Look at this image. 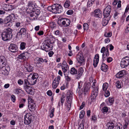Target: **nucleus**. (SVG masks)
Wrapping results in <instances>:
<instances>
[{
    "label": "nucleus",
    "instance_id": "a211bd4d",
    "mask_svg": "<svg viewBox=\"0 0 129 129\" xmlns=\"http://www.w3.org/2000/svg\"><path fill=\"white\" fill-rule=\"evenodd\" d=\"M99 58V55L98 54H96L94 57L93 61V66L95 68L96 67L98 63Z\"/></svg>",
    "mask_w": 129,
    "mask_h": 129
},
{
    "label": "nucleus",
    "instance_id": "37998d69",
    "mask_svg": "<svg viewBox=\"0 0 129 129\" xmlns=\"http://www.w3.org/2000/svg\"><path fill=\"white\" fill-rule=\"evenodd\" d=\"M108 107L106 106L102 108V112L105 113H106L108 112Z\"/></svg>",
    "mask_w": 129,
    "mask_h": 129
},
{
    "label": "nucleus",
    "instance_id": "473e14b6",
    "mask_svg": "<svg viewBox=\"0 0 129 129\" xmlns=\"http://www.w3.org/2000/svg\"><path fill=\"white\" fill-rule=\"evenodd\" d=\"M49 7H51V8H53L54 7H55V8H61L62 7L61 5L57 4H54L52 6L48 7V8Z\"/></svg>",
    "mask_w": 129,
    "mask_h": 129
},
{
    "label": "nucleus",
    "instance_id": "4be33fe9",
    "mask_svg": "<svg viewBox=\"0 0 129 129\" xmlns=\"http://www.w3.org/2000/svg\"><path fill=\"white\" fill-rule=\"evenodd\" d=\"M4 23H6L9 22L13 21V17L11 15L6 17L4 19Z\"/></svg>",
    "mask_w": 129,
    "mask_h": 129
},
{
    "label": "nucleus",
    "instance_id": "a18cd8bd",
    "mask_svg": "<svg viewBox=\"0 0 129 129\" xmlns=\"http://www.w3.org/2000/svg\"><path fill=\"white\" fill-rule=\"evenodd\" d=\"M60 77L58 75L57 77L55 78V79L53 81H55V82L57 83H59L60 80Z\"/></svg>",
    "mask_w": 129,
    "mask_h": 129
},
{
    "label": "nucleus",
    "instance_id": "2f4dec72",
    "mask_svg": "<svg viewBox=\"0 0 129 129\" xmlns=\"http://www.w3.org/2000/svg\"><path fill=\"white\" fill-rule=\"evenodd\" d=\"M52 12V13H59V10L60 9H46Z\"/></svg>",
    "mask_w": 129,
    "mask_h": 129
},
{
    "label": "nucleus",
    "instance_id": "338daca9",
    "mask_svg": "<svg viewBox=\"0 0 129 129\" xmlns=\"http://www.w3.org/2000/svg\"><path fill=\"white\" fill-rule=\"evenodd\" d=\"M97 119L96 116L95 115L93 116L91 118V120L94 121H96Z\"/></svg>",
    "mask_w": 129,
    "mask_h": 129
},
{
    "label": "nucleus",
    "instance_id": "8fccbe9b",
    "mask_svg": "<svg viewBox=\"0 0 129 129\" xmlns=\"http://www.w3.org/2000/svg\"><path fill=\"white\" fill-rule=\"evenodd\" d=\"M114 101V99L113 98L109 97L108 98V101L111 104H112L113 103Z\"/></svg>",
    "mask_w": 129,
    "mask_h": 129
},
{
    "label": "nucleus",
    "instance_id": "c03bdc74",
    "mask_svg": "<svg viewBox=\"0 0 129 129\" xmlns=\"http://www.w3.org/2000/svg\"><path fill=\"white\" fill-rule=\"evenodd\" d=\"M89 25L86 23H84L83 25V28L84 30H87L89 28Z\"/></svg>",
    "mask_w": 129,
    "mask_h": 129
},
{
    "label": "nucleus",
    "instance_id": "bb28decb",
    "mask_svg": "<svg viewBox=\"0 0 129 129\" xmlns=\"http://www.w3.org/2000/svg\"><path fill=\"white\" fill-rule=\"evenodd\" d=\"M101 69L102 71L106 72L108 69V66L105 63H102Z\"/></svg>",
    "mask_w": 129,
    "mask_h": 129
},
{
    "label": "nucleus",
    "instance_id": "aec40b11",
    "mask_svg": "<svg viewBox=\"0 0 129 129\" xmlns=\"http://www.w3.org/2000/svg\"><path fill=\"white\" fill-rule=\"evenodd\" d=\"M26 30L24 28H22L17 33V35H19L20 36H21L22 35H25L26 34Z\"/></svg>",
    "mask_w": 129,
    "mask_h": 129
},
{
    "label": "nucleus",
    "instance_id": "20e7f679",
    "mask_svg": "<svg viewBox=\"0 0 129 129\" xmlns=\"http://www.w3.org/2000/svg\"><path fill=\"white\" fill-rule=\"evenodd\" d=\"M96 83V82L94 81L92 86V90L91 95V99H95L97 96L98 93V86L97 85H95Z\"/></svg>",
    "mask_w": 129,
    "mask_h": 129
},
{
    "label": "nucleus",
    "instance_id": "1a4fd4ad",
    "mask_svg": "<svg viewBox=\"0 0 129 129\" xmlns=\"http://www.w3.org/2000/svg\"><path fill=\"white\" fill-rule=\"evenodd\" d=\"M120 66L122 68H125L129 65V57L125 56L123 57L120 62Z\"/></svg>",
    "mask_w": 129,
    "mask_h": 129
},
{
    "label": "nucleus",
    "instance_id": "864d4df0",
    "mask_svg": "<svg viewBox=\"0 0 129 129\" xmlns=\"http://www.w3.org/2000/svg\"><path fill=\"white\" fill-rule=\"evenodd\" d=\"M54 108H53L52 109L50 113V116L51 118H52L54 116L53 113L54 112Z\"/></svg>",
    "mask_w": 129,
    "mask_h": 129
},
{
    "label": "nucleus",
    "instance_id": "6e6552de",
    "mask_svg": "<svg viewBox=\"0 0 129 129\" xmlns=\"http://www.w3.org/2000/svg\"><path fill=\"white\" fill-rule=\"evenodd\" d=\"M66 103L65 104L66 108L68 110H69L71 107V104L72 102V95L71 93L68 92L67 95Z\"/></svg>",
    "mask_w": 129,
    "mask_h": 129
},
{
    "label": "nucleus",
    "instance_id": "4d7b16f0",
    "mask_svg": "<svg viewBox=\"0 0 129 129\" xmlns=\"http://www.w3.org/2000/svg\"><path fill=\"white\" fill-rule=\"evenodd\" d=\"M3 122L6 123H7L9 122V121L8 120V119L6 117H4V116H3Z\"/></svg>",
    "mask_w": 129,
    "mask_h": 129
},
{
    "label": "nucleus",
    "instance_id": "69168bd1",
    "mask_svg": "<svg viewBox=\"0 0 129 129\" xmlns=\"http://www.w3.org/2000/svg\"><path fill=\"white\" fill-rule=\"evenodd\" d=\"M47 94L48 95L50 96L52 95V93L51 90H49L47 92Z\"/></svg>",
    "mask_w": 129,
    "mask_h": 129
},
{
    "label": "nucleus",
    "instance_id": "774afa93",
    "mask_svg": "<svg viewBox=\"0 0 129 129\" xmlns=\"http://www.w3.org/2000/svg\"><path fill=\"white\" fill-rule=\"evenodd\" d=\"M18 83L19 85H22L23 84V81L21 79H19L18 80Z\"/></svg>",
    "mask_w": 129,
    "mask_h": 129
},
{
    "label": "nucleus",
    "instance_id": "2eb2a0df",
    "mask_svg": "<svg viewBox=\"0 0 129 129\" xmlns=\"http://www.w3.org/2000/svg\"><path fill=\"white\" fill-rule=\"evenodd\" d=\"M6 60L4 56H0V69L4 68L6 64Z\"/></svg>",
    "mask_w": 129,
    "mask_h": 129
},
{
    "label": "nucleus",
    "instance_id": "9d476101",
    "mask_svg": "<svg viewBox=\"0 0 129 129\" xmlns=\"http://www.w3.org/2000/svg\"><path fill=\"white\" fill-rule=\"evenodd\" d=\"M24 123L28 125L30 124L32 121L31 115L30 113H27L24 116Z\"/></svg>",
    "mask_w": 129,
    "mask_h": 129
},
{
    "label": "nucleus",
    "instance_id": "39448f33",
    "mask_svg": "<svg viewBox=\"0 0 129 129\" xmlns=\"http://www.w3.org/2000/svg\"><path fill=\"white\" fill-rule=\"evenodd\" d=\"M52 46L50 44L49 41H47L46 40L43 42L41 46V49L48 52L52 49Z\"/></svg>",
    "mask_w": 129,
    "mask_h": 129
},
{
    "label": "nucleus",
    "instance_id": "58836bf2",
    "mask_svg": "<svg viewBox=\"0 0 129 129\" xmlns=\"http://www.w3.org/2000/svg\"><path fill=\"white\" fill-rule=\"evenodd\" d=\"M77 70L74 68L73 67L71 69L70 72L72 74H77Z\"/></svg>",
    "mask_w": 129,
    "mask_h": 129
},
{
    "label": "nucleus",
    "instance_id": "a19ab883",
    "mask_svg": "<svg viewBox=\"0 0 129 129\" xmlns=\"http://www.w3.org/2000/svg\"><path fill=\"white\" fill-rule=\"evenodd\" d=\"M59 84V83L55 82V81H53L52 84V87L55 89L56 88Z\"/></svg>",
    "mask_w": 129,
    "mask_h": 129
},
{
    "label": "nucleus",
    "instance_id": "c85d7f7f",
    "mask_svg": "<svg viewBox=\"0 0 129 129\" xmlns=\"http://www.w3.org/2000/svg\"><path fill=\"white\" fill-rule=\"evenodd\" d=\"M78 62L81 64L84 62V59L83 56L78 55L77 58Z\"/></svg>",
    "mask_w": 129,
    "mask_h": 129
},
{
    "label": "nucleus",
    "instance_id": "de8ad7c7",
    "mask_svg": "<svg viewBox=\"0 0 129 129\" xmlns=\"http://www.w3.org/2000/svg\"><path fill=\"white\" fill-rule=\"evenodd\" d=\"M85 114V112L83 110L81 111L80 112L79 115V117L81 118L82 119L83 118Z\"/></svg>",
    "mask_w": 129,
    "mask_h": 129
},
{
    "label": "nucleus",
    "instance_id": "7c9ffc66",
    "mask_svg": "<svg viewBox=\"0 0 129 129\" xmlns=\"http://www.w3.org/2000/svg\"><path fill=\"white\" fill-rule=\"evenodd\" d=\"M124 120L125 123L123 125V128L125 129L127 127V125L128 124L129 120L128 119V117H126L124 118Z\"/></svg>",
    "mask_w": 129,
    "mask_h": 129
},
{
    "label": "nucleus",
    "instance_id": "4468645a",
    "mask_svg": "<svg viewBox=\"0 0 129 129\" xmlns=\"http://www.w3.org/2000/svg\"><path fill=\"white\" fill-rule=\"evenodd\" d=\"M126 71L125 70H123L119 72L116 75V78L119 79L124 77V75L126 74Z\"/></svg>",
    "mask_w": 129,
    "mask_h": 129
},
{
    "label": "nucleus",
    "instance_id": "412c9836",
    "mask_svg": "<svg viewBox=\"0 0 129 129\" xmlns=\"http://www.w3.org/2000/svg\"><path fill=\"white\" fill-rule=\"evenodd\" d=\"M30 77L37 81L39 76L37 73H32L30 74L28 76V78H29Z\"/></svg>",
    "mask_w": 129,
    "mask_h": 129
},
{
    "label": "nucleus",
    "instance_id": "f3484780",
    "mask_svg": "<svg viewBox=\"0 0 129 129\" xmlns=\"http://www.w3.org/2000/svg\"><path fill=\"white\" fill-rule=\"evenodd\" d=\"M69 67L68 65L65 61H64L61 65V68L62 70L64 73H65L68 71Z\"/></svg>",
    "mask_w": 129,
    "mask_h": 129
},
{
    "label": "nucleus",
    "instance_id": "5701e85b",
    "mask_svg": "<svg viewBox=\"0 0 129 129\" xmlns=\"http://www.w3.org/2000/svg\"><path fill=\"white\" fill-rule=\"evenodd\" d=\"M27 6L30 8H36L37 6L34 1H29L28 3Z\"/></svg>",
    "mask_w": 129,
    "mask_h": 129
},
{
    "label": "nucleus",
    "instance_id": "49530a36",
    "mask_svg": "<svg viewBox=\"0 0 129 129\" xmlns=\"http://www.w3.org/2000/svg\"><path fill=\"white\" fill-rule=\"evenodd\" d=\"M105 91V92L104 94L105 96L106 97H108L110 95V90L108 89Z\"/></svg>",
    "mask_w": 129,
    "mask_h": 129
},
{
    "label": "nucleus",
    "instance_id": "13d9d810",
    "mask_svg": "<svg viewBox=\"0 0 129 129\" xmlns=\"http://www.w3.org/2000/svg\"><path fill=\"white\" fill-rule=\"evenodd\" d=\"M4 24H5V26L8 27H10L12 25V22H8Z\"/></svg>",
    "mask_w": 129,
    "mask_h": 129
},
{
    "label": "nucleus",
    "instance_id": "f03ea898",
    "mask_svg": "<svg viewBox=\"0 0 129 129\" xmlns=\"http://www.w3.org/2000/svg\"><path fill=\"white\" fill-rule=\"evenodd\" d=\"M12 29L11 28L6 29L5 31L2 33V40L5 41L10 40L12 37Z\"/></svg>",
    "mask_w": 129,
    "mask_h": 129
},
{
    "label": "nucleus",
    "instance_id": "7ed1b4c3",
    "mask_svg": "<svg viewBox=\"0 0 129 129\" xmlns=\"http://www.w3.org/2000/svg\"><path fill=\"white\" fill-rule=\"evenodd\" d=\"M26 11L27 13L30 14V16L33 17L34 19H37L40 12L38 9H26Z\"/></svg>",
    "mask_w": 129,
    "mask_h": 129
},
{
    "label": "nucleus",
    "instance_id": "0e129e2a",
    "mask_svg": "<svg viewBox=\"0 0 129 129\" xmlns=\"http://www.w3.org/2000/svg\"><path fill=\"white\" fill-rule=\"evenodd\" d=\"M4 7L5 8H12L11 5L9 4H6L4 5Z\"/></svg>",
    "mask_w": 129,
    "mask_h": 129
},
{
    "label": "nucleus",
    "instance_id": "423d86ee",
    "mask_svg": "<svg viewBox=\"0 0 129 129\" xmlns=\"http://www.w3.org/2000/svg\"><path fill=\"white\" fill-rule=\"evenodd\" d=\"M70 22V21L68 19L61 18L58 20V23L61 26H63L64 27H67L69 25Z\"/></svg>",
    "mask_w": 129,
    "mask_h": 129
},
{
    "label": "nucleus",
    "instance_id": "b1692460",
    "mask_svg": "<svg viewBox=\"0 0 129 129\" xmlns=\"http://www.w3.org/2000/svg\"><path fill=\"white\" fill-rule=\"evenodd\" d=\"M110 18L104 17L103 18L102 24L103 26H105L108 23Z\"/></svg>",
    "mask_w": 129,
    "mask_h": 129
},
{
    "label": "nucleus",
    "instance_id": "72a5a7b5",
    "mask_svg": "<svg viewBox=\"0 0 129 129\" xmlns=\"http://www.w3.org/2000/svg\"><path fill=\"white\" fill-rule=\"evenodd\" d=\"M29 79V82L30 83V85H33L36 83V81L34 80V79L31 78H28Z\"/></svg>",
    "mask_w": 129,
    "mask_h": 129
},
{
    "label": "nucleus",
    "instance_id": "f8f14e48",
    "mask_svg": "<svg viewBox=\"0 0 129 129\" xmlns=\"http://www.w3.org/2000/svg\"><path fill=\"white\" fill-rule=\"evenodd\" d=\"M111 11V9H104L103 12L104 17L111 18L110 13Z\"/></svg>",
    "mask_w": 129,
    "mask_h": 129
},
{
    "label": "nucleus",
    "instance_id": "f257e3e1",
    "mask_svg": "<svg viewBox=\"0 0 129 129\" xmlns=\"http://www.w3.org/2000/svg\"><path fill=\"white\" fill-rule=\"evenodd\" d=\"M101 52L103 53L102 58L103 60H107V61L108 63H110L112 60V58L111 57H108L109 55L108 48H105L104 47H103L101 48Z\"/></svg>",
    "mask_w": 129,
    "mask_h": 129
},
{
    "label": "nucleus",
    "instance_id": "cd10ccee",
    "mask_svg": "<svg viewBox=\"0 0 129 129\" xmlns=\"http://www.w3.org/2000/svg\"><path fill=\"white\" fill-rule=\"evenodd\" d=\"M24 88L25 90L28 93L30 94V92L32 91V90L31 88V87L30 86H24Z\"/></svg>",
    "mask_w": 129,
    "mask_h": 129
},
{
    "label": "nucleus",
    "instance_id": "393cba45",
    "mask_svg": "<svg viewBox=\"0 0 129 129\" xmlns=\"http://www.w3.org/2000/svg\"><path fill=\"white\" fill-rule=\"evenodd\" d=\"M25 67L26 70L28 72H31L33 70V67L28 63L26 64Z\"/></svg>",
    "mask_w": 129,
    "mask_h": 129
},
{
    "label": "nucleus",
    "instance_id": "dca6fc26",
    "mask_svg": "<svg viewBox=\"0 0 129 129\" xmlns=\"http://www.w3.org/2000/svg\"><path fill=\"white\" fill-rule=\"evenodd\" d=\"M9 49L10 51L13 52H16L18 51L17 46L13 44H10L9 47Z\"/></svg>",
    "mask_w": 129,
    "mask_h": 129
},
{
    "label": "nucleus",
    "instance_id": "79ce46f5",
    "mask_svg": "<svg viewBox=\"0 0 129 129\" xmlns=\"http://www.w3.org/2000/svg\"><path fill=\"white\" fill-rule=\"evenodd\" d=\"M50 26L52 28H54L56 26V24L55 22H50L49 23Z\"/></svg>",
    "mask_w": 129,
    "mask_h": 129
},
{
    "label": "nucleus",
    "instance_id": "680f3d73",
    "mask_svg": "<svg viewBox=\"0 0 129 129\" xmlns=\"http://www.w3.org/2000/svg\"><path fill=\"white\" fill-rule=\"evenodd\" d=\"M73 13V11L72 10H68L67 12V14L68 15H71Z\"/></svg>",
    "mask_w": 129,
    "mask_h": 129
},
{
    "label": "nucleus",
    "instance_id": "f704fd0d",
    "mask_svg": "<svg viewBox=\"0 0 129 129\" xmlns=\"http://www.w3.org/2000/svg\"><path fill=\"white\" fill-rule=\"evenodd\" d=\"M26 45V44L25 42H21L20 44V49L22 50L25 49V48Z\"/></svg>",
    "mask_w": 129,
    "mask_h": 129
},
{
    "label": "nucleus",
    "instance_id": "ea45409f",
    "mask_svg": "<svg viewBox=\"0 0 129 129\" xmlns=\"http://www.w3.org/2000/svg\"><path fill=\"white\" fill-rule=\"evenodd\" d=\"M70 5V2L69 0H67L64 4V6L65 8H68Z\"/></svg>",
    "mask_w": 129,
    "mask_h": 129
},
{
    "label": "nucleus",
    "instance_id": "09e8293b",
    "mask_svg": "<svg viewBox=\"0 0 129 129\" xmlns=\"http://www.w3.org/2000/svg\"><path fill=\"white\" fill-rule=\"evenodd\" d=\"M122 125L119 124H117L115 126L114 129H122Z\"/></svg>",
    "mask_w": 129,
    "mask_h": 129
},
{
    "label": "nucleus",
    "instance_id": "9b49d317",
    "mask_svg": "<svg viewBox=\"0 0 129 129\" xmlns=\"http://www.w3.org/2000/svg\"><path fill=\"white\" fill-rule=\"evenodd\" d=\"M29 55V53L27 52H25L19 55L18 56V58L19 59L25 60L28 57V56Z\"/></svg>",
    "mask_w": 129,
    "mask_h": 129
},
{
    "label": "nucleus",
    "instance_id": "603ef678",
    "mask_svg": "<svg viewBox=\"0 0 129 129\" xmlns=\"http://www.w3.org/2000/svg\"><path fill=\"white\" fill-rule=\"evenodd\" d=\"M24 86H28L29 85H30V83L29 81L26 80L25 79L24 80Z\"/></svg>",
    "mask_w": 129,
    "mask_h": 129
},
{
    "label": "nucleus",
    "instance_id": "4c0bfd02",
    "mask_svg": "<svg viewBox=\"0 0 129 129\" xmlns=\"http://www.w3.org/2000/svg\"><path fill=\"white\" fill-rule=\"evenodd\" d=\"M115 84L117 88H119L121 87L122 82L121 81H117Z\"/></svg>",
    "mask_w": 129,
    "mask_h": 129
},
{
    "label": "nucleus",
    "instance_id": "052dcab7",
    "mask_svg": "<svg viewBox=\"0 0 129 129\" xmlns=\"http://www.w3.org/2000/svg\"><path fill=\"white\" fill-rule=\"evenodd\" d=\"M11 100L13 102H15L16 101V97L14 95H12L11 97Z\"/></svg>",
    "mask_w": 129,
    "mask_h": 129
},
{
    "label": "nucleus",
    "instance_id": "c9c22d12",
    "mask_svg": "<svg viewBox=\"0 0 129 129\" xmlns=\"http://www.w3.org/2000/svg\"><path fill=\"white\" fill-rule=\"evenodd\" d=\"M114 124L111 122H109L107 124V126L108 129H113L114 128Z\"/></svg>",
    "mask_w": 129,
    "mask_h": 129
},
{
    "label": "nucleus",
    "instance_id": "0eeeda50",
    "mask_svg": "<svg viewBox=\"0 0 129 129\" xmlns=\"http://www.w3.org/2000/svg\"><path fill=\"white\" fill-rule=\"evenodd\" d=\"M28 103L29 104L28 107L29 110L31 111H35L36 108V105L34 100L31 96H29L28 99Z\"/></svg>",
    "mask_w": 129,
    "mask_h": 129
},
{
    "label": "nucleus",
    "instance_id": "c756f323",
    "mask_svg": "<svg viewBox=\"0 0 129 129\" xmlns=\"http://www.w3.org/2000/svg\"><path fill=\"white\" fill-rule=\"evenodd\" d=\"M55 38L53 36H51L49 37V38H48L46 40L50 42V44L51 45V44L54 43L55 41Z\"/></svg>",
    "mask_w": 129,
    "mask_h": 129
},
{
    "label": "nucleus",
    "instance_id": "3c124183",
    "mask_svg": "<svg viewBox=\"0 0 129 129\" xmlns=\"http://www.w3.org/2000/svg\"><path fill=\"white\" fill-rule=\"evenodd\" d=\"M97 17L99 18H102V13L101 11H100L99 12L95 15Z\"/></svg>",
    "mask_w": 129,
    "mask_h": 129
},
{
    "label": "nucleus",
    "instance_id": "6e6d98bb",
    "mask_svg": "<svg viewBox=\"0 0 129 129\" xmlns=\"http://www.w3.org/2000/svg\"><path fill=\"white\" fill-rule=\"evenodd\" d=\"M93 2H92V1H90L89 0H88L87 2V6L88 7H90L92 6V4H93Z\"/></svg>",
    "mask_w": 129,
    "mask_h": 129
},
{
    "label": "nucleus",
    "instance_id": "6ab92c4d",
    "mask_svg": "<svg viewBox=\"0 0 129 129\" xmlns=\"http://www.w3.org/2000/svg\"><path fill=\"white\" fill-rule=\"evenodd\" d=\"M36 59L38 61V63L39 64L43 62L47 63L48 61L47 59L42 57H37L36 58Z\"/></svg>",
    "mask_w": 129,
    "mask_h": 129
},
{
    "label": "nucleus",
    "instance_id": "5fc2aeb1",
    "mask_svg": "<svg viewBox=\"0 0 129 129\" xmlns=\"http://www.w3.org/2000/svg\"><path fill=\"white\" fill-rule=\"evenodd\" d=\"M112 34L111 33H106L105 34L104 36L106 37H111Z\"/></svg>",
    "mask_w": 129,
    "mask_h": 129
},
{
    "label": "nucleus",
    "instance_id": "e433bc0d",
    "mask_svg": "<svg viewBox=\"0 0 129 129\" xmlns=\"http://www.w3.org/2000/svg\"><path fill=\"white\" fill-rule=\"evenodd\" d=\"M108 86V84L105 83H104L103 86V89L104 91L107 90Z\"/></svg>",
    "mask_w": 129,
    "mask_h": 129
},
{
    "label": "nucleus",
    "instance_id": "bf43d9fd",
    "mask_svg": "<svg viewBox=\"0 0 129 129\" xmlns=\"http://www.w3.org/2000/svg\"><path fill=\"white\" fill-rule=\"evenodd\" d=\"M84 125L83 122H82L80 124L79 128L78 129H84Z\"/></svg>",
    "mask_w": 129,
    "mask_h": 129
},
{
    "label": "nucleus",
    "instance_id": "a878e982",
    "mask_svg": "<svg viewBox=\"0 0 129 129\" xmlns=\"http://www.w3.org/2000/svg\"><path fill=\"white\" fill-rule=\"evenodd\" d=\"M83 71V69L82 67H80L78 69V71H77V73L78 77L80 78L81 76Z\"/></svg>",
    "mask_w": 129,
    "mask_h": 129
},
{
    "label": "nucleus",
    "instance_id": "e2e57ef3",
    "mask_svg": "<svg viewBox=\"0 0 129 129\" xmlns=\"http://www.w3.org/2000/svg\"><path fill=\"white\" fill-rule=\"evenodd\" d=\"M64 96L63 95V96H62L61 98L60 103L61 102V105L62 106L63 105L64 101Z\"/></svg>",
    "mask_w": 129,
    "mask_h": 129
},
{
    "label": "nucleus",
    "instance_id": "ddd939ff",
    "mask_svg": "<svg viewBox=\"0 0 129 129\" xmlns=\"http://www.w3.org/2000/svg\"><path fill=\"white\" fill-rule=\"evenodd\" d=\"M3 69L1 71V72L3 75L5 76H7L9 74L10 70V67L7 66L3 68Z\"/></svg>",
    "mask_w": 129,
    "mask_h": 129
}]
</instances>
